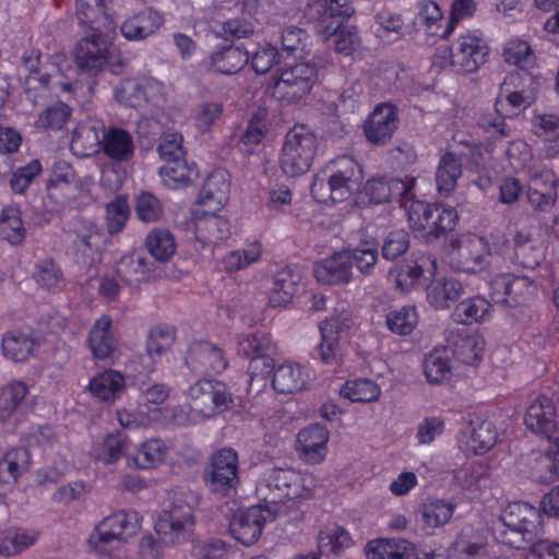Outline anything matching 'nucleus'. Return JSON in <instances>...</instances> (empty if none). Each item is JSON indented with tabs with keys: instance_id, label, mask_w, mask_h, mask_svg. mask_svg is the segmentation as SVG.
Listing matches in <instances>:
<instances>
[{
	"instance_id": "obj_1",
	"label": "nucleus",
	"mask_w": 559,
	"mask_h": 559,
	"mask_svg": "<svg viewBox=\"0 0 559 559\" xmlns=\"http://www.w3.org/2000/svg\"><path fill=\"white\" fill-rule=\"evenodd\" d=\"M97 12L86 0H76V17L82 26H87L90 34L80 39L75 46L78 69L90 75L103 71L110 58L112 37L96 26Z\"/></svg>"
},
{
	"instance_id": "obj_2",
	"label": "nucleus",
	"mask_w": 559,
	"mask_h": 559,
	"mask_svg": "<svg viewBox=\"0 0 559 559\" xmlns=\"http://www.w3.org/2000/svg\"><path fill=\"white\" fill-rule=\"evenodd\" d=\"M317 487L312 473L293 468L267 469L257 484V495L266 504H286L295 499H309Z\"/></svg>"
},
{
	"instance_id": "obj_3",
	"label": "nucleus",
	"mask_w": 559,
	"mask_h": 559,
	"mask_svg": "<svg viewBox=\"0 0 559 559\" xmlns=\"http://www.w3.org/2000/svg\"><path fill=\"white\" fill-rule=\"evenodd\" d=\"M490 48L478 32L467 31L455 38L450 46H440L432 56V67L439 70L452 69L456 73L476 72L489 58Z\"/></svg>"
},
{
	"instance_id": "obj_4",
	"label": "nucleus",
	"mask_w": 559,
	"mask_h": 559,
	"mask_svg": "<svg viewBox=\"0 0 559 559\" xmlns=\"http://www.w3.org/2000/svg\"><path fill=\"white\" fill-rule=\"evenodd\" d=\"M328 179L316 175L310 193L318 203L328 204L347 200L362 180L360 165L350 156L342 155L326 167Z\"/></svg>"
},
{
	"instance_id": "obj_5",
	"label": "nucleus",
	"mask_w": 559,
	"mask_h": 559,
	"mask_svg": "<svg viewBox=\"0 0 559 559\" xmlns=\"http://www.w3.org/2000/svg\"><path fill=\"white\" fill-rule=\"evenodd\" d=\"M142 525V515L134 510H118L99 521L90 534L92 551L100 559H120L110 545L127 543L136 535Z\"/></svg>"
},
{
	"instance_id": "obj_6",
	"label": "nucleus",
	"mask_w": 559,
	"mask_h": 559,
	"mask_svg": "<svg viewBox=\"0 0 559 559\" xmlns=\"http://www.w3.org/2000/svg\"><path fill=\"white\" fill-rule=\"evenodd\" d=\"M523 76L520 72L509 73L500 87L495 103V112L480 117L479 126L487 132L498 136H508L509 128L506 118H513L527 108L532 98L523 88Z\"/></svg>"
},
{
	"instance_id": "obj_7",
	"label": "nucleus",
	"mask_w": 559,
	"mask_h": 559,
	"mask_svg": "<svg viewBox=\"0 0 559 559\" xmlns=\"http://www.w3.org/2000/svg\"><path fill=\"white\" fill-rule=\"evenodd\" d=\"M409 227L426 238H440L454 230L459 214L455 207L440 202L413 200L407 209Z\"/></svg>"
},
{
	"instance_id": "obj_8",
	"label": "nucleus",
	"mask_w": 559,
	"mask_h": 559,
	"mask_svg": "<svg viewBox=\"0 0 559 559\" xmlns=\"http://www.w3.org/2000/svg\"><path fill=\"white\" fill-rule=\"evenodd\" d=\"M318 148L317 135L306 126L293 127L285 136L280 154V167L289 177L307 173Z\"/></svg>"
},
{
	"instance_id": "obj_9",
	"label": "nucleus",
	"mask_w": 559,
	"mask_h": 559,
	"mask_svg": "<svg viewBox=\"0 0 559 559\" xmlns=\"http://www.w3.org/2000/svg\"><path fill=\"white\" fill-rule=\"evenodd\" d=\"M186 400L192 413L207 419L228 411L234 402L225 382L205 378L188 388Z\"/></svg>"
},
{
	"instance_id": "obj_10",
	"label": "nucleus",
	"mask_w": 559,
	"mask_h": 559,
	"mask_svg": "<svg viewBox=\"0 0 559 559\" xmlns=\"http://www.w3.org/2000/svg\"><path fill=\"white\" fill-rule=\"evenodd\" d=\"M462 425L457 445L467 456L484 455L497 444L499 432L486 412H467L462 417Z\"/></svg>"
},
{
	"instance_id": "obj_11",
	"label": "nucleus",
	"mask_w": 559,
	"mask_h": 559,
	"mask_svg": "<svg viewBox=\"0 0 559 559\" xmlns=\"http://www.w3.org/2000/svg\"><path fill=\"white\" fill-rule=\"evenodd\" d=\"M40 56L38 50L33 49L22 57L23 63L28 68L27 84L34 88L47 90L57 96L68 94L73 97L79 90V80L75 79L78 70L69 68L63 72L53 66L51 72L46 71L38 67Z\"/></svg>"
},
{
	"instance_id": "obj_12",
	"label": "nucleus",
	"mask_w": 559,
	"mask_h": 559,
	"mask_svg": "<svg viewBox=\"0 0 559 559\" xmlns=\"http://www.w3.org/2000/svg\"><path fill=\"white\" fill-rule=\"evenodd\" d=\"M318 69L310 63H296L283 69L271 87V96L282 104L299 102L312 90Z\"/></svg>"
},
{
	"instance_id": "obj_13",
	"label": "nucleus",
	"mask_w": 559,
	"mask_h": 559,
	"mask_svg": "<svg viewBox=\"0 0 559 559\" xmlns=\"http://www.w3.org/2000/svg\"><path fill=\"white\" fill-rule=\"evenodd\" d=\"M353 0H312L308 3L304 16L316 32L328 39L355 12Z\"/></svg>"
},
{
	"instance_id": "obj_14",
	"label": "nucleus",
	"mask_w": 559,
	"mask_h": 559,
	"mask_svg": "<svg viewBox=\"0 0 559 559\" xmlns=\"http://www.w3.org/2000/svg\"><path fill=\"white\" fill-rule=\"evenodd\" d=\"M524 424L528 430L546 438L555 440V450L559 451V424L557 420V407L551 396L540 393L528 405Z\"/></svg>"
},
{
	"instance_id": "obj_15",
	"label": "nucleus",
	"mask_w": 559,
	"mask_h": 559,
	"mask_svg": "<svg viewBox=\"0 0 559 559\" xmlns=\"http://www.w3.org/2000/svg\"><path fill=\"white\" fill-rule=\"evenodd\" d=\"M238 471V453L231 448H222L213 453L204 479L212 491L228 495L239 483Z\"/></svg>"
},
{
	"instance_id": "obj_16",
	"label": "nucleus",
	"mask_w": 559,
	"mask_h": 559,
	"mask_svg": "<svg viewBox=\"0 0 559 559\" xmlns=\"http://www.w3.org/2000/svg\"><path fill=\"white\" fill-rule=\"evenodd\" d=\"M185 364L193 374H221L228 367L224 350L209 341L192 342L185 355Z\"/></svg>"
},
{
	"instance_id": "obj_17",
	"label": "nucleus",
	"mask_w": 559,
	"mask_h": 559,
	"mask_svg": "<svg viewBox=\"0 0 559 559\" xmlns=\"http://www.w3.org/2000/svg\"><path fill=\"white\" fill-rule=\"evenodd\" d=\"M490 237L493 240L491 245L485 237L477 236L462 241L455 252V270L465 273L485 271L489 264V259L496 254V236L491 235Z\"/></svg>"
},
{
	"instance_id": "obj_18",
	"label": "nucleus",
	"mask_w": 559,
	"mask_h": 559,
	"mask_svg": "<svg viewBox=\"0 0 559 559\" xmlns=\"http://www.w3.org/2000/svg\"><path fill=\"white\" fill-rule=\"evenodd\" d=\"M218 212L200 207L191 210L194 237L203 247L207 245L217 246L230 238V222L218 215Z\"/></svg>"
},
{
	"instance_id": "obj_19",
	"label": "nucleus",
	"mask_w": 559,
	"mask_h": 559,
	"mask_svg": "<svg viewBox=\"0 0 559 559\" xmlns=\"http://www.w3.org/2000/svg\"><path fill=\"white\" fill-rule=\"evenodd\" d=\"M194 526L192 510L187 504H174L163 510L155 522V531L164 542L180 543L186 540Z\"/></svg>"
},
{
	"instance_id": "obj_20",
	"label": "nucleus",
	"mask_w": 559,
	"mask_h": 559,
	"mask_svg": "<svg viewBox=\"0 0 559 559\" xmlns=\"http://www.w3.org/2000/svg\"><path fill=\"white\" fill-rule=\"evenodd\" d=\"M495 253L511 264L528 270L538 266L543 258L540 249L534 246L530 239H523L520 233L516 234L513 242L504 235H497Z\"/></svg>"
},
{
	"instance_id": "obj_21",
	"label": "nucleus",
	"mask_w": 559,
	"mask_h": 559,
	"mask_svg": "<svg viewBox=\"0 0 559 559\" xmlns=\"http://www.w3.org/2000/svg\"><path fill=\"white\" fill-rule=\"evenodd\" d=\"M397 124V107L390 103H381L374 107L365 120L364 134L370 143L384 145L392 139Z\"/></svg>"
},
{
	"instance_id": "obj_22",
	"label": "nucleus",
	"mask_w": 559,
	"mask_h": 559,
	"mask_svg": "<svg viewBox=\"0 0 559 559\" xmlns=\"http://www.w3.org/2000/svg\"><path fill=\"white\" fill-rule=\"evenodd\" d=\"M414 183V178L402 180L388 176L373 177L366 182L364 194L369 203L382 204L397 200L402 205L406 206V201Z\"/></svg>"
},
{
	"instance_id": "obj_23",
	"label": "nucleus",
	"mask_w": 559,
	"mask_h": 559,
	"mask_svg": "<svg viewBox=\"0 0 559 559\" xmlns=\"http://www.w3.org/2000/svg\"><path fill=\"white\" fill-rule=\"evenodd\" d=\"M266 523L265 510L261 506L239 509L229 522V532L245 546L255 544Z\"/></svg>"
},
{
	"instance_id": "obj_24",
	"label": "nucleus",
	"mask_w": 559,
	"mask_h": 559,
	"mask_svg": "<svg viewBox=\"0 0 559 559\" xmlns=\"http://www.w3.org/2000/svg\"><path fill=\"white\" fill-rule=\"evenodd\" d=\"M230 176L225 169H214L205 179L194 207L222 211L229 201Z\"/></svg>"
},
{
	"instance_id": "obj_25",
	"label": "nucleus",
	"mask_w": 559,
	"mask_h": 559,
	"mask_svg": "<svg viewBox=\"0 0 559 559\" xmlns=\"http://www.w3.org/2000/svg\"><path fill=\"white\" fill-rule=\"evenodd\" d=\"M164 22V14L160 11L145 7L121 23L120 33L127 40L140 41L156 34Z\"/></svg>"
},
{
	"instance_id": "obj_26",
	"label": "nucleus",
	"mask_w": 559,
	"mask_h": 559,
	"mask_svg": "<svg viewBox=\"0 0 559 559\" xmlns=\"http://www.w3.org/2000/svg\"><path fill=\"white\" fill-rule=\"evenodd\" d=\"M99 153L111 162L128 163L133 158L135 153L134 139L132 134L122 127H105Z\"/></svg>"
},
{
	"instance_id": "obj_27",
	"label": "nucleus",
	"mask_w": 559,
	"mask_h": 559,
	"mask_svg": "<svg viewBox=\"0 0 559 559\" xmlns=\"http://www.w3.org/2000/svg\"><path fill=\"white\" fill-rule=\"evenodd\" d=\"M450 355L463 365L474 366L480 362L485 340L476 332L465 329L453 332L448 338Z\"/></svg>"
},
{
	"instance_id": "obj_28",
	"label": "nucleus",
	"mask_w": 559,
	"mask_h": 559,
	"mask_svg": "<svg viewBox=\"0 0 559 559\" xmlns=\"http://www.w3.org/2000/svg\"><path fill=\"white\" fill-rule=\"evenodd\" d=\"M86 343L96 359H106L114 355L118 348L119 340L109 314H102L94 321L88 331Z\"/></svg>"
},
{
	"instance_id": "obj_29",
	"label": "nucleus",
	"mask_w": 559,
	"mask_h": 559,
	"mask_svg": "<svg viewBox=\"0 0 559 559\" xmlns=\"http://www.w3.org/2000/svg\"><path fill=\"white\" fill-rule=\"evenodd\" d=\"M350 324L352 318L348 312L332 314L320 323L321 343L319 354L324 364H332L335 360L340 336L350 328Z\"/></svg>"
},
{
	"instance_id": "obj_30",
	"label": "nucleus",
	"mask_w": 559,
	"mask_h": 559,
	"mask_svg": "<svg viewBox=\"0 0 559 559\" xmlns=\"http://www.w3.org/2000/svg\"><path fill=\"white\" fill-rule=\"evenodd\" d=\"M437 260L430 255L421 254L416 260L405 261L390 271L394 277L395 287L406 293L412 290L427 271L431 276L437 272Z\"/></svg>"
},
{
	"instance_id": "obj_31",
	"label": "nucleus",
	"mask_w": 559,
	"mask_h": 559,
	"mask_svg": "<svg viewBox=\"0 0 559 559\" xmlns=\"http://www.w3.org/2000/svg\"><path fill=\"white\" fill-rule=\"evenodd\" d=\"M248 61V49L240 46L228 45L214 50L203 60V66L211 72L233 75L242 70Z\"/></svg>"
},
{
	"instance_id": "obj_32",
	"label": "nucleus",
	"mask_w": 559,
	"mask_h": 559,
	"mask_svg": "<svg viewBox=\"0 0 559 559\" xmlns=\"http://www.w3.org/2000/svg\"><path fill=\"white\" fill-rule=\"evenodd\" d=\"M313 273L318 282L328 285L347 284L353 277V267L348 250L333 253L331 257L317 262Z\"/></svg>"
},
{
	"instance_id": "obj_33",
	"label": "nucleus",
	"mask_w": 559,
	"mask_h": 559,
	"mask_svg": "<svg viewBox=\"0 0 559 559\" xmlns=\"http://www.w3.org/2000/svg\"><path fill=\"white\" fill-rule=\"evenodd\" d=\"M144 265V259L139 255L126 254L121 257L118 263L117 273L105 274L100 277L98 285L99 296L108 302L117 300L121 292L119 277L122 280L131 273H143Z\"/></svg>"
},
{
	"instance_id": "obj_34",
	"label": "nucleus",
	"mask_w": 559,
	"mask_h": 559,
	"mask_svg": "<svg viewBox=\"0 0 559 559\" xmlns=\"http://www.w3.org/2000/svg\"><path fill=\"white\" fill-rule=\"evenodd\" d=\"M300 283L299 273L289 266L277 270L271 278L269 287V305L272 308L286 307L293 301Z\"/></svg>"
},
{
	"instance_id": "obj_35",
	"label": "nucleus",
	"mask_w": 559,
	"mask_h": 559,
	"mask_svg": "<svg viewBox=\"0 0 559 559\" xmlns=\"http://www.w3.org/2000/svg\"><path fill=\"white\" fill-rule=\"evenodd\" d=\"M104 129L103 122H80L72 131L70 141L72 153L82 158L99 153Z\"/></svg>"
},
{
	"instance_id": "obj_36",
	"label": "nucleus",
	"mask_w": 559,
	"mask_h": 559,
	"mask_svg": "<svg viewBox=\"0 0 559 559\" xmlns=\"http://www.w3.org/2000/svg\"><path fill=\"white\" fill-rule=\"evenodd\" d=\"M499 522L508 527H527L544 531L543 515L533 504L524 501L509 502L502 510Z\"/></svg>"
},
{
	"instance_id": "obj_37",
	"label": "nucleus",
	"mask_w": 559,
	"mask_h": 559,
	"mask_svg": "<svg viewBox=\"0 0 559 559\" xmlns=\"http://www.w3.org/2000/svg\"><path fill=\"white\" fill-rule=\"evenodd\" d=\"M39 342L20 329L8 331L2 335L1 350L5 358L13 361H26L39 347Z\"/></svg>"
},
{
	"instance_id": "obj_38",
	"label": "nucleus",
	"mask_w": 559,
	"mask_h": 559,
	"mask_svg": "<svg viewBox=\"0 0 559 559\" xmlns=\"http://www.w3.org/2000/svg\"><path fill=\"white\" fill-rule=\"evenodd\" d=\"M310 380V376L299 364L284 362L275 368L272 385L280 394H294L304 390Z\"/></svg>"
},
{
	"instance_id": "obj_39",
	"label": "nucleus",
	"mask_w": 559,
	"mask_h": 559,
	"mask_svg": "<svg viewBox=\"0 0 559 559\" xmlns=\"http://www.w3.org/2000/svg\"><path fill=\"white\" fill-rule=\"evenodd\" d=\"M297 441L307 461L320 463L328 453L329 430L321 424H312L301 429Z\"/></svg>"
},
{
	"instance_id": "obj_40",
	"label": "nucleus",
	"mask_w": 559,
	"mask_h": 559,
	"mask_svg": "<svg viewBox=\"0 0 559 559\" xmlns=\"http://www.w3.org/2000/svg\"><path fill=\"white\" fill-rule=\"evenodd\" d=\"M414 546L404 538H377L366 545L367 559H414Z\"/></svg>"
},
{
	"instance_id": "obj_41",
	"label": "nucleus",
	"mask_w": 559,
	"mask_h": 559,
	"mask_svg": "<svg viewBox=\"0 0 559 559\" xmlns=\"http://www.w3.org/2000/svg\"><path fill=\"white\" fill-rule=\"evenodd\" d=\"M32 454L24 447H14L0 459V483L15 485L31 467Z\"/></svg>"
},
{
	"instance_id": "obj_42",
	"label": "nucleus",
	"mask_w": 559,
	"mask_h": 559,
	"mask_svg": "<svg viewBox=\"0 0 559 559\" xmlns=\"http://www.w3.org/2000/svg\"><path fill=\"white\" fill-rule=\"evenodd\" d=\"M159 176L167 188L181 189L199 177V169L194 162H188L186 157L175 158L159 168Z\"/></svg>"
},
{
	"instance_id": "obj_43",
	"label": "nucleus",
	"mask_w": 559,
	"mask_h": 559,
	"mask_svg": "<svg viewBox=\"0 0 559 559\" xmlns=\"http://www.w3.org/2000/svg\"><path fill=\"white\" fill-rule=\"evenodd\" d=\"M488 533L484 528L464 525L453 544L454 551L464 559H477L487 552Z\"/></svg>"
},
{
	"instance_id": "obj_44",
	"label": "nucleus",
	"mask_w": 559,
	"mask_h": 559,
	"mask_svg": "<svg viewBox=\"0 0 559 559\" xmlns=\"http://www.w3.org/2000/svg\"><path fill=\"white\" fill-rule=\"evenodd\" d=\"M124 386V376L115 369H105L96 373L88 383L91 394L104 402L119 397Z\"/></svg>"
},
{
	"instance_id": "obj_45",
	"label": "nucleus",
	"mask_w": 559,
	"mask_h": 559,
	"mask_svg": "<svg viewBox=\"0 0 559 559\" xmlns=\"http://www.w3.org/2000/svg\"><path fill=\"white\" fill-rule=\"evenodd\" d=\"M463 293V285L453 277H440L427 286V300L436 309H447Z\"/></svg>"
},
{
	"instance_id": "obj_46",
	"label": "nucleus",
	"mask_w": 559,
	"mask_h": 559,
	"mask_svg": "<svg viewBox=\"0 0 559 559\" xmlns=\"http://www.w3.org/2000/svg\"><path fill=\"white\" fill-rule=\"evenodd\" d=\"M168 448L160 439L143 441L135 453L128 455V465L135 468H156L167 456Z\"/></svg>"
},
{
	"instance_id": "obj_47",
	"label": "nucleus",
	"mask_w": 559,
	"mask_h": 559,
	"mask_svg": "<svg viewBox=\"0 0 559 559\" xmlns=\"http://www.w3.org/2000/svg\"><path fill=\"white\" fill-rule=\"evenodd\" d=\"M462 176V160L453 152H445L438 164L436 171L437 190L441 195L449 197L456 188Z\"/></svg>"
},
{
	"instance_id": "obj_48",
	"label": "nucleus",
	"mask_w": 559,
	"mask_h": 559,
	"mask_svg": "<svg viewBox=\"0 0 559 559\" xmlns=\"http://www.w3.org/2000/svg\"><path fill=\"white\" fill-rule=\"evenodd\" d=\"M492 312V305L481 296H474L459 302L452 313L453 321L468 325L487 320Z\"/></svg>"
},
{
	"instance_id": "obj_49",
	"label": "nucleus",
	"mask_w": 559,
	"mask_h": 559,
	"mask_svg": "<svg viewBox=\"0 0 559 559\" xmlns=\"http://www.w3.org/2000/svg\"><path fill=\"white\" fill-rule=\"evenodd\" d=\"M543 533L544 531L527 527H508L500 522L493 528V537L497 543L515 550H525Z\"/></svg>"
},
{
	"instance_id": "obj_50",
	"label": "nucleus",
	"mask_w": 559,
	"mask_h": 559,
	"mask_svg": "<svg viewBox=\"0 0 559 559\" xmlns=\"http://www.w3.org/2000/svg\"><path fill=\"white\" fill-rule=\"evenodd\" d=\"M22 212L15 205L3 206L0 213V238L10 245H22L26 238Z\"/></svg>"
},
{
	"instance_id": "obj_51",
	"label": "nucleus",
	"mask_w": 559,
	"mask_h": 559,
	"mask_svg": "<svg viewBox=\"0 0 559 559\" xmlns=\"http://www.w3.org/2000/svg\"><path fill=\"white\" fill-rule=\"evenodd\" d=\"M176 328L171 324L160 323L151 328L145 347L154 362L162 360L164 355L170 350L176 341Z\"/></svg>"
},
{
	"instance_id": "obj_52",
	"label": "nucleus",
	"mask_w": 559,
	"mask_h": 559,
	"mask_svg": "<svg viewBox=\"0 0 559 559\" xmlns=\"http://www.w3.org/2000/svg\"><path fill=\"white\" fill-rule=\"evenodd\" d=\"M424 372L430 383H442L452 374L451 355L448 347H436L424 359Z\"/></svg>"
},
{
	"instance_id": "obj_53",
	"label": "nucleus",
	"mask_w": 559,
	"mask_h": 559,
	"mask_svg": "<svg viewBox=\"0 0 559 559\" xmlns=\"http://www.w3.org/2000/svg\"><path fill=\"white\" fill-rule=\"evenodd\" d=\"M456 506L440 498H428L420 508V519L425 528L435 530L445 525L452 518Z\"/></svg>"
},
{
	"instance_id": "obj_54",
	"label": "nucleus",
	"mask_w": 559,
	"mask_h": 559,
	"mask_svg": "<svg viewBox=\"0 0 559 559\" xmlns=\"http://www.w3.org/2000/svg\"><path fill=\"white\" fill-rule=\"evenodd\" d=\"M419 322V312L415 305H404L386 313L385 324L390 332L400 336L411 335Z\"/></svg>"
},
{
	"instance_id": "obj_55",
	"label": "nucleus",
	"mask_w": 559,
	"mask_h": 559,
	"mask_svg": "<svg viewBox=\"0 0 559 559\" xmlns=\"http://www.w3.org/2000/svg\"><path fill=\"white\" fill-rule=\"evenodd\" d=\"M145 247L156 261L167 262L176 253L177 243L169 229L156 227L146 235Z\"/></svg>"
},
{
	"instance_id": "obj_56",
	"label": "nucleus",
	"mask_w": 559,
	"mask_h": 559,
	"mask_svg": "<svg viewBox=\"0 0 559 559\" xmlns=\"http://www.w3.org/2000/svg\"><path fill=\"white\" fill-rule=\"evenodd\" d=\"M340 393L354 403H371L379 400L381 388L370 379L358 378L345 381Z\"/></svg>"
},
{
	"instance_id": "obj_57",
	"label": "nucleus",
	"mask_w": 559,
	"mask_h": 559,
	"mask_svg": "<svg viewBox=\"0 0 559 559\" xmlns=\"http://www.w3.org/2000/svg\"><path fill=\"white\" fill-rule=\"evenodd\" d=\"M263 253V246L260 240L248 241L246 247L230 251L223 259V265L226 272L233 273L240 271L257 263Z\"/></svg>"
},
{
	"instance_id": "obj_58",
	"label": "nucleus",
	"mask_w": 559,
	"mask_h": 559,
	"mask_svg": "<svg viewBox=\"0 0 559 559\" xmlns=\"http://www.w3.org/2000/svg\"><path fill=\"white\" fill-rule=\"evenodd\" d=\"M548 442V448L536 459L532 472L533 478L540 484L559 479V451L555 450V440Z\"/></svg>"
},
{
	"instance_id": "obj_59",
	"label": "nucleus",
	"mask_w": 559,
	"mask_h": 559,
	"mask_svg": "<svg viewBox=\"0 0 559 559\" xmlns=\"http://www.w3.org/2000/svg\"><path fill=\"white\" fill-rule=\"evenodd\" d=\"M37 534L24 528H8L0 532V554L5 557L15 556L34 545Z\"/></svg>"
},
{
	"instance_id": "obj_60",
	"label": "nucleus",
	"mask_w": 559,
	"mask_h": 559,
	"mask_svg": "<svg viewBox=\"0 0 559 559\" xmlns=\"http://www.w3.org/2000/svg\"><path fill=\"white\" fill-rule=\"evenodd\" d=\"M72 108L58 100L39 112L35 126L43 131H61L72 116Z\"/></svg>"
},
{
	"instance_id": "obj_61",
	"label": "nucleus",
	"mask_w": 559,
	"mask_h": 559,
	"mask_svg": "<svg viewBox=\"0 0 559 559\" xmlns=\"http://www.w3.org/2000/svg\"><path fill=\"white\" fill-rule=\"evenodd\" d=\"M353 538L347 530L335 525L326 531H321L318 535V547L320 554L340 555L353 545Z\"/></svg>"
},
{
	"instance_id": "obj_62",
	"label": "nucleus",
	"mask_w": 559,
	"mask_h": 559,
	"mask_svg": "<svg viewBox=\"0 0 559 559\" xmlns=\"http://www.w3.org/2000/svg\"><path fill=\"white\" fill-rule=\"evenodd\" d=\"M224 112L222 102L207 100L195 105L191 110V119L194 128L201 134L209 133L213 126L221 119Z\"/></svg>"
},
{
	"instance_id": "obj_63",
	"label": "nucleus",
	"mask_w": 559,
	"mask_h": 559,
	"mask_svg": "<svg viewBox=\"0 0 559 559\" xmlns=\"http://www.w3.org/2000/svg\"><path fill=\"white\" fill-rule=\"evenodd\" d=\"M404 19L402 14L388 9L379 11L374 16V35L381 40H395L403 35Z\"/></svg>"
},
{
	"instance_id": "obj_64",
	"label": "nucleus",
	"mask_w": 559,
	"mask_h": 559,
	"mask_svg": "<svg viewBox=\"0 0 559 559\" xmlns=\"http://www.w3.org/2000/svg\"><path fill=\"white\" fill-rule=\"evenodd\" d=\"M536 134L545 136V154L555 157L559 154V116L544 114L537 117Z\"/></svg>"
}]
</instances>
